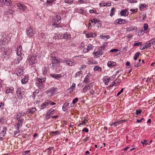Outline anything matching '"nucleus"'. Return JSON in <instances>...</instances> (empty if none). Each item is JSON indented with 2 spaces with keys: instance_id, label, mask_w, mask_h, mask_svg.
<instances>
[{
  "instance_id": "f257e3e1",
  "label": "nucleus",
  "mask_w": 155,
  "mask_h": 155,
  "mask_svg": "<svg viewBox=\"0 0 155 155\" xmlns=\"http://www.w3.org/2000/svg\"><path fill=\"white\" fill-rule=\"evenodd\" d=\"M24 114L22 113H19L17 114L16 118L18 123L15 125V128L17 130L19 129L22 126V122L24 121Z\"/></svg>"
},
{
  "instance_id": "f03ea898",
  "label": "nucleus",
  "mask_w": 155,
  "mask_h": 155,
  "mask_svg": "<svg viewBox=\"0 0 155 155\" xmlns=\"http://www.w3.org/2000/svg\"><path fill=\"white\" fill-rule=\"evenodd\" d=\"M46 78H41L38 79L37 78V80L36 81V84L37 86L40 89H42L45 87V83L46 82Z\"/></svg>"
},
{
  "instance_id": "7ed1b4c3",
  "label": "nucleus",
  "mask_w": 155,
  "mask_h": 155,
  "mask_svg": "<svg viewBox=\"0 0 155 155\" xmlns=\"http://www.w3.org/2000/svg\"><path fill=\"white\" fill-rule=\"evenodd\" d=\"M61 21V17L58 15H56L52 19V26L56 25L58 27V25L59 24Z\"/></svg>"
},
{
  "instance_id": "20e7f679",
  "label": "nucleus",
  "mask_w": 155,
  "mask_h": 155,
  "mask_svg": "<svg viewBox=\"0 0 155 155\" xmlns=\"http://www.w3.org/2000/svg\"><path fill=\"white\" fill-rule=\"evenodd\" d=\"M24 94V91L22 88L21 87H19L17 88V90L16 91V94L19 99L20 100L22 99L23 95Z\"/></svg>"
},
{
  "instance_id": "39448f33",
  "label": "nucleus",
  "mask_w": 155,
  "mask_h": 155,
  "mask_svg": "<svg viewBox=\"0 0 155 155\" xmlns=\"http://www.w3.org/2000/svg\"><path fill=\"white\" fill-rule=\"evenodd\" d=\"M105 46H102L101 48L99 49L96 52H94V55L95 58H98L100 57V55H102L103 52V51L104 50Z\"/></svg>"
},
{
  "instance_id": "423d86ee",
  "label": "nucleus",
  "mask_w": 155,
  "mask_h": 155,
  "mask_svg": "<svg viewBox=\"0 0 155 155\" xmlns=\"http://www.w3.org/2000/svg\"><path fill=\"white\" fill-rule=\"evenodd\" d=\"M55 103L52 102L50 100H46L44 103L42 104L41 105V109H43L45 107L48 106L49 104L51 105H54L55 104Z\"/></svg>"
},
{
  "instance_id": "0eeeda50",
  "label": "nucleus",
  "mask_w": 155,
  "mask_h": 155,
  "mask_svg": "<svg viewBox=\"0 0 155 155\" xmlns=\"http://www.w3.org/2000/svg\"><path fill=\"white\" fill-rule=\"evenodd\" d=\"M12 3L9 0H0V6H3L5 5L7 6L11 5Z\"/></svg>"
},
{
  "instance_id": "6e6552de",
  "label": "nucleus",
  "mask_w": 155,
  "mask_h": 155,
  "mask_svg": "<svg viewBox=\"0 0 155 155\" xmlns=\"http://www.w3.org/2000/svg\"><path fill=\"white\" fill-rule=\"evenodd\" d=\"M27 35L29 37H32L34 33L33 29L30 27L29 28H27L26 30Z\"/></svg>"
},
{
  "instance_id": "1a4fd4ad",
  "label": "nucleus",
  "mask_w": 155,
  "mask_h": 155,
  "mask_svg": "<svg viewBox=\"0 0 155 155\" xmlns=\"http://www.w3.org/2000/svg\"><path fill=\"white\" fill-rule=\"evenodd\" d=\"M91 87V84H90L86 86L82 89V92L83 93L87 91L88 89H90Z\"/></svg>"
},
{
  "instance_id": "9d476101",
  "label": "nucleus",
  "mask_w": 155,
  "mask_h": 155,
  "mask_svg": "<svg viewBox=\"0 0 155 155\" xmlns=\"http://www.w3.org/2000/svg\"><path fill=\"white\" fill-rule=\"evenodd\" d=\"M17 7L19 9L22 11H24L26 9V7L24 4H21V3H18L17 4Z\"/></svg>"
},
{
  "instance_id": "9b49d317",
  "label": "nucleus",
  "mask_w": 155,
  "mask_h": 155,
  "mask_svg": "<svg viewBox=\"0 0 155 155\" xmlns=\"http://www.w3.org/2000/svg\"><path fill=\"white\" fill-rule=\"evenodd\" d=\"M121 15L123 16H127L128 15V12L127 9L122 10L120 12Z\"/></svg>"
},
{
  "instance_id": "f8f14e48",
  "label": "nucleus",
  "mask_w": 155,
  "mask_h": 155,
  "mask_svg": "<svg viewBox=\"0 0 155 155\" xmlns=\"http://www.w3.org/2000/svg\"><path fill=\"white\" fill-rule=\"evenodd\" d=\"M17 74L18 76H20L23 74L24 71L22 69L18 68L17 69Z\"/></svg>"
},
{
  "instance_id": "ddd939ff",
  "label": "nucleus",
  "mask_w": 155,
  "mask_h": 155,
  "mask_svg": "<svg viewBox=\"0 0 155 155\" xmlns=\"http://www.w3.org/2000/svg\"><path fill=\"white\" fill-rule=\"evenodd\" d=\"M50 75L52 77L54 78L57 79H59L61 77V74H51Z\"/></svg>"
},
{
  "instance_id": "4468645a",
  "label": "nucleus",
  "mask_w": 155,
  "mask_h": 155,
  "mask_svg": "<svg viewBox=\"0 0 155 155\" xmlns=\"http://www.w3.org/2000/svg\"><path fill=\"white\" fill-rule=\"evenodd\" d=\"M151 45H152L150 43L149 41H147L145 44L144 46H143V48H142V49H145L146 48H147L148 47H150Z\"/></svg>"
},
{
  "instance_id": "2eb2a0df",
  "label": "nucleus",
  "mask_w": 155,
  "mask_h": 155,
  "mask_svg": "<svg viewBox=\"0 0 155 155\" xmlns=\"http://www.w3.org/2000/svg\"><path fill=\"white\" fill-rule=\"evenodd\" d=\"M103 79L105 81V84L107 85L108 82L110 79V77H108L107 76H105L103 78Z\"/></svg>"
},
{
  "instance_id": "dca6fc26",
  "label": "nucleus",
  "mask_w": 155,
  "mask_h": 155,
  "mask_svg": "<svg viewBox=\"0 0 155 155\" xmlns=\"http://www.w3.org/2000/svg\"><path fill=\"white\" fill-rule=\"evenodd\" d=\"M28 61L31 65L34 64L37 61L36 59H28Z\"/></svg>"
},
{
  "instance_id": "f3484780",
  "label": "nucleus",
  "mask_w": 155,
  "mask_h": 155,
  "mask_svg": "<svg viewBox=\"0 0 155 155\" xmlns=\"http://www.w3.org/2000/svg\"><path fill=\"white\" fill-rule=\"evenodd\" d=\"M137 28L135 27L130 26L129 27H127L126 28L127 31H132L134 30H136Z\"/></svg>"
},
{
  "instance_id": "a211bd4d",
  "label": "nucleus",
  "mask_w": 155,
  "mask_h": 155,
  "mask_svg": "<svg viewBox=\"0 0 155 155\" xmlns=\"http://www.w3.org/2000/svg\"><path fill=\"white\" fill-rule=\"evenodd\" d=\"M65 61L66 64L69 66H72L74 64V61L73 60L70 61L68 60H66Z\"/></svg>"
},
{
  "instance_id": "6ab92c4d",
  "label": "nucleus",
  "mask_w": 155,
  "mask_h": 155,
  "mask_svg": "<svg viewBox=\"0 0 155 155\" xmlns=\"http://www.w3.org/2000/svg\"><path fill=\"white\" fill-rule=\"evenodd\" d=\"M122 21H123V19L120 18V19H118L117 20H116L114 21V24H122V23H121V22H122Z\"/></svg>"
},
{
  "instance_id": "aec40b11",
  "label": "nucleus",
  "mask_w": 155,
  "mask_h": 155,
  "mask_svg": "<svg viewBox=\"0 0 155 155\" xmlns=\"http://www.w3.org/2000/svg\"><path fill=\"white\" fill-rule=\"evenodd\" d=\"M14 88L13 87H9L6 91L7 94L9 93H12L13 92Z\"/></svg>"
},
{
  "instance_id": "412c9836",
  "label": "nucleus",
  "mask_w": 155,
  "mask_h": 155,
  "mask_svg": "<svg viewBox=\"0 0 155 155\" xmlns=\"http://www.w3.org/2000/svg\"><path fill=\"white\" fill-rule=\"evenodd\" d=\"M51 62L53 64H59L60 62V61L58 59H52Z\"/></svg>"
},
{
  "instance_id": "4be33fe9",
  "label": "nucleus",
  "mask_w": 155,
  "mask_h": 155,
  "mask_svg": "<svg viewBox=\"0 0 155 155\" xmlns=\"http://www.w3.org/2000/svg\"><path fill=\"white\" fill-rule=\"evenodd\" d=\"M28 81V78L25 76L21 80L22 84H25Z\"/></svg>"
},
{
  "instance_id": "5701e85b",
  "label": "nucleus",
  "mask_w": 155,
  "mask_h": 155,
  "mask_svg": "<svg viewBox=\"0 0 155 155\" xmlns=\"http://www.w3.org/2000/svg\"><path fill=\"white\" fill-rule=\"evenodd\" d=\"M63 36L64 38L65 39H70L71 38V36L70 34H68V33H66L64 34Z\"/></svg>"
},
{
  "instance_id": "b1692460",
  "label": "nucleus",
  "mask_w": 155,
  "mask_h": 155,
  "mask_svg": "<svg viewBox=\"0 0 155 155\" xmlns=\"http://www.w3.org/2000/svg\"><path fill=\"white\" fill-rule=\"evenodd\" d=\"M93 46L91 44H89L87 46V48L85 49V52H88L91 49H92Z\"/></svg>"
},
{
  "instance_id": "393cba45",
  "label": "nucleus",
  "mask_w": 155,
  "mask_h": 155,
  "mask_svg": "<svg viewBox=\"0 0 155 155\" xmlns=\"http://www.w3.org/2000/svg\"><path fill=\"white\" fill-rule=\"evenodd\" d=\"M78 12L81 14H82L84 15H86V11L84 10H83L82 9H80L78 11Z\"/></svg>"
},
{
  "instance_id": "a878e982",
  "label": "nucleus",
  "mask_w": 155,
  "mask_h": 155,
  "mask_svg": "<svg viewBox=\"0 0 155 155\" xmlns=\"http://www.w3.org/2000/svg\"><path fill=\"white\" fill-rule=\"evenodd\" d=\"M1 40L3 42L4 44H5L7 43L8 41V40L7 39L6 36H5V37H3Z\"/></svg>"
},
{
  "instance_id": "bb28decb",
  "label": "nucleus",
  "mask_w": 155,
  "mask_h": 155,
  "mask_svg": "<svg viewBox=\"0 0 155 155\" xmlns=\"http://www.w3.org/2000/svg\"><path fill=\"white\" fill-rule=\"evenodd\" d=\"M107 64L108 67H111L114 66V65H115V63L114 62H112L111 61H109L108 62Z\"/></svg>"
},
{
  "instance_id": "cd10ccee",
  "label": "nucleus",
  "mask_w": 155,
  "mask_h": 155,
  "mask_svg": "<svg viewBox=\"0 0 155 155\" xmlns=\"http://www.w3.org/2000/svg\"><path fill=\"white\" fill-rule=\"evenodd\" d=\"M7 130V128L5 127H4L3 128L2 130L1 131L0 134H3L4 135H3V137H4V134H6V132Z\"/></svg>"
},
{
  "instance_id": "c85d7f7f",
  "label": "nucleus",
  "mask_w": 155,
  "mask_h": 155,
  "mask_svg": "<svg viewBox=\"0 0 155 155\" xmlns=\"http://www.w3.org/2000/svg\"><path fill=\"white\" fill-rule=\"evenodd\" d=\"M89 79L90 78L89 77V76L87 75L84 79L83 81L85 83H86L89 80Z\"/></svg>"
},
{
  "instance_id": "c756f323",
  "label": "nucleus",
  "mask_w": 155,
  "mask_h": 155,
  "mask_svg": "<svg viewBox=\"0 0 155 155\" xmlns=\"http://www.w3.org/2000/svg\"><path fill=\"white\" fill-rule=\"evenodd\" d=\"M76 84L75 83H73L71 87H70L69 90H70V92H72L73 89L75 87Z\"/></svg>"
},
{
  "instance_id": "7c9ffc66",
  "label": "nucleus",
  "mask_w": 155,
  "mask_h": 155,
  "mask_svg": "<svg viewBox=\"0 0 155 155\" xmlns=\"http://www.w3.org/2000/svg\"><path fill=\"white\" fill-rule=\"evenodd\" d=\"M115 8H112L110 11V15L111 17L114 15Z\"/></svg>"
},
{
  "instance_id": "2f4dec72",
  "label": "nucleus",
  "mask_w": 155,
  "mask_h": 155,
  "mask_svg": "<svg viewBox=\"0 0 155 155\" xmlns=\"http://www.w3.org/2000/svg\"><path fill=\"white\" fill-rule=\"evenodd\" d=\"M30 113L32 114L35 112L36 110L35 107H32L31 109H29Z\"/></svg>"
},
{
  "instance_id": "473e14b6",
  "label": "nucleus",
  "mask_w": 155,
  "mask_h": 155,
  "mask_svg": "<svg viewBox=\"0 0 155 155\" xmlns=\"http://www.w3.org/2000/svg\"><path fill=\"white\" fill-rule=\"evenodd\" d=\"M13 13V11H9L7 12V15H8V16H9L10 17H12Z\"/></svg>"
},
{
  "instance_id": "72a5a7b5",
  "label": "nucleus",
  "mask_w": 155,
  "mask_h": 155,
  "mask_svg": "<svg viewBox=\"0 0 155 155\" xmlns=\"http://www.w3.org/2000/svg\"><path fill=\"white\" fill-rule=\"evenodd\" d=\"M95 35V34L93 33H90L88 34L87 35V38H90V37H94L96 36V35Z\"/></svg>"
},
{
  "instance_id": "f704fd0d",
  "label": "nucleus",
  "mask_w": 155,
  "mask_h": 155,
  "mask_svg": "<svg viewBox=\"0 0 155 155\" xmlns=\"http://www.w3.org/2000/svg\"><path fill=\"white\" fill-rule=\"evenodd\" d=\"M69 103H68L67 102L64 103V105L62 109H64L65 107H67L68 106H69Z\"/></svg>"
},
{
  "instance_id": "c9c22d12",
  "label": "nucleus",
  "mask_w": 155,
  "mask_h": 155,
  "mask_svg": "<svg viewBox=\"0 0 155 155\" xmlns=\"http://www.w3.org/2000/svg\"><path fill=\"white\" fill-rule=\"evenodd\" d=\"M140 5V9L141 8H143L145 7H146L147 6V5L145 3H144L143 4H141Z\"/></svg>"
},
{
  "instance_id": "e433bc0d",
  "label": "nucleus",
  "mask_w": 155,
  "mask_h": 155,
  "mask_svg": "<svg viewBox=\"0 0 155 155\" xmlns=\"http://www.w3.org/2000/svg\"><path fill=\"white\" fill-rule=\"evenodd\" d=\"M153 79L152 78H148L146 80V82H150V83L153 82Z\"/></svg>"
},
{
  "instance_id": "4c0bfd02",
  "label": "nucleus",
  "mask_w": 155,
  "mask_h": 155,
  "mask_svg": "<svg viewBox=\"0 0 155 155\" xmlns=\"http://www.w3.org/2000/svg\"><path fill=\"white\" fill-rule=\"evenodd\" d=\"M119 124L118 122L117 121L113 123L112 124H110V125L112 126H113V125H114L115 126H116Z\"/></svg>"
},
{
  "instance_id": "58836bf2",
  "label": "nucleus",
  "mask_w": 155,
  "mask_h": 155,
  "mask_svg": "<svg viewBox=\"0 0 155 155\" xmlns=\"http://www.w3.org/2000/svg\"><path fill=\"white\" fill-rule=\"evenodd\" d=\"M149 41L152 45H153L155 44V39H151Z\"/></svg>"
},
{
  "instance_id": "ea45409f",
  "label": "nucleus",
  "mask_w": 155,
  "mask_h": 155,
  "mask_svg": "<svg viewBox=\"0 0 155 155\" xmlns=\"http://www.w3.org/2000/svg\"><path fill=\"white\" fill-rule=\"evenodd\" d=\"M140 54V53L139 52L136 53L134 55V58H137Z\"/></svg>"
},
{
  "instance_id": "a19ab883",
  "label": "nucleus",
  "mask_w": 155,
  "mask_h": 155,
  "mask_svg": "<svg viewBox=\"0 0 155 155\" xmlns=\"http://www.w3.org/2000/svg\"><path fill=\"white\" fill-rule=\"evenodd\" d=\"M144 31L147 30L148 28V25L147 24H144L143 27Z\"/></svg>"
},
{
  "instance_id": "79ce46f5",
  "label": "nucleus",
  "mask_w": 155,
  "mask_h": 155,
  "mask_svg": "<svg viewBox=\"0 0 155 155\" xmlns=\"http://www.w3.org/2000/svg\"><path fill=\"white\" fill-rule=\"evenodd\" d=\"M140 143L143 144V147H144V144H145V145H147V140H145L143 141H140Z\"/></svg>"
},
{
  "instance_id": "37998d69",
  "label": "nucleus",
  "mask_w": 155,
  "mask_h": 155,
  "mask_svg": "<svg viewBox=\"0 0 155 155\" xmlns=\"http://www.w3.org/2000/svg\"><path fill=\"white\" fill-rule=\"evenodd\" d=\"M100 21L97 18L94 19V22L95 24L97 23H99L100 22Z\"/></svg>"
},
{
  "instance_id": "c03bdc74",
  "label": "nucleus",
  "mask_w": 155,
  "mask_h": 155,
  "mask_svg": "<svg viewBox=\"0 0 155 155\" xmlns=\"http://www.w3.org/2000/svg\"><path fill=\"white\" fill-rule=\"evenodd\" d=\"M142 44V42H139L138 43H135L134 44V46H139L141 45Z\"/></svg>"
},
{
  "instance_id": "a18cd8bd",
  "label": "nucleus",
  "mask_w": 155,
  "mask_h": 155,
  "mask_svg": "<svg viewBox=\"0 0 155 155\" xmlns=\"http://www.w3.org/2000/svg\"><path fill=\"white\" fill-rule=\"evenodd\" d=\"M64 35L62 34L60 35V34H59L58 35V38L60 39H62L64 38V36H63Z\"/></svg>"
},
{
  "instance_id": "49530a36",
  "label": "nucleus",
  "mask_w": 155,
  "mask_h": 155,
  "mask_svg": "<svg viewBox=\"0 0 155 155\" xmlns=\"http://www.w3.org/2000/svg\"><path fill=\"white\" fill-rule=\"evenodd\" d=\"M22 50V46L21 45L19 46L18 48L17 49V51L21 52V51Z\"/></svg>"
},
{
  "instance_id": "de8ad7c7",
  "label": "nucleus",
  "mask_w": 155,
  "mask_h": 155,
  "mask_svg": "<svg viewBox=\"0 0 155 155\" xmlns=\"http://www.w3.org/2000/svg\"><path fill=\"white\" fill-rule=\"evenodd\" d=\"M81 73V71H80L76 73L75 75V77L76 78L78 76H79Z\"/></svg>"
},
{
  "instance_id": "09e8293b",
  "label": "nucleus",
  "mask_w": 155,
  "mask_h": 155,
  "mask_svg": "<svg viewBox=\"0 0 155 155\" xmlns=\"http://www.w3.org/2000/svg\"><path fill=\"white\" fill-rule=\"evenodd\" d=\"M16 54L17 55L20 56V58H22V54L21 53V52H19L17 51Z\"/></svg>"
},
{
  "instance_id": "8fccbe9b",
  "label": "nucleus",
  "mask_w": 155,
  "mask_h": 155,
  "mask_svg": "<svg viewBox=\"0 0 155 155\" xmlns=\"http://www.w3.org/2000/svg\"><path fill=\"white\" fill-rule=\"evenodd\" d=\"M99 69H101V68L98 66H96L94 68V71H99Z\"/></svg>"
},
{
  "instance_id": "3c124183",
  "label": "nucleus",
  "mask_w": 155,
  "mask_h": 155,
  "mask_svg": "<svg viewBox=\"0 0 155 155\" xmlns=\"http://www.w3.org/2000/svg\"><path fill=\"white\" fill-rule=\"evenodd\" d=\"M42 38V39H43V40L45 39V36L44 34L43 33H41L40 34V36Z\"/></svg>"
},
{
  "instance_id": "603ef678",
  "label": "nucleus",
  "mask_w": 155,
  "mask_h": 155,
  "mask_svg": "<svg viewBox=\"0 0 155 155\" xmlns=\"http://www.w3.org/2000/svg\"><path fill=\"white\" fill-rule=\"evenodd\" d=\"M141 65V63L140 62L139 64H137V63L135 62L134 64V66L136 67H139Z\"/></svg>"
},
{
  "instance_id": "864d4df0",
  "label": "nucleus",
  "mask_w": 155,
  "mask_h": 155,
  "mask_svg": "<svg viewBox=\"0 0 155 155\" xmlns=\"http://www.w3.org/2000/svg\"><path fill=\"white\" fill-rule=\"evenodd\" d=\"M118 51V50L117 49H111L110 51V52H117Z\"/></svg>"
},
{
  "instance_id": "5fc2aeb1",
  "label": "nucleus",
  "mask_w": 155,
  "mask_h": 155,
  "mask_svg": "<svg viewBox=\"0 0 155 155\" xmlns=\"http://www.w3.org/2000/svg\"><path fill=\"white\" fill-rule=\"evenodd\" d=\"M54 110L53 109H51L49 110L48 112L49 113L50 115H52L54 113Z\"/></svg>"
},
{
  "instance_id": "6e6d98bb",
  "label": "nucleus",
  "mask_w": 155,
  "mask_h": 155,
  "mask_svg": "<svg viewBox=\"0 0 155 155\" xmlns=\"http://www.w3.org/2000/svg\"><path fill=\"white\" fill-rule=\"evenodd\" d=\"M126 121V120H119V121H117L118 122V123L119 124H121L124 122H125Z\"/></svg>"
},
{
  "instance_id": "4d7b16f0",
  "label": "nucleus",
  "mask_w": 155,
  "mask_h": 155,
  "mask_svg": "<svg viewBox=\"0 0 155 155\" xmlns=\"http://www.w3.org/2000/svg\"><path fill=\"white\" fill-rule=\"evenodd\" d=\"M78 99L77 98H75L72 101V103L73 104H75L78 101Z\"/></svg>"
},
{
  "instance_id": "13d9d810",
  "label": "nucleus",
  "mask_w": 155,
  "mask_h": 155,
  "mask_svg": "<svg viewBox=\"0 0 155 155\" xmlns=\"http://www.w3.org/2000/svg\"><path fill=\"white\" fill-rule=\"evenodd\" d=\"M51 133L53 134V136H55L59 133V131H56L54 132L52 131Z\"/></svg>"
},
{
  "instance_id": "bf43d9fd",
  "label": "nucleus",
  "mask_w": 155,
  "mask_h": 155,
  "mask_svg": "<svg viewBox=\"0 0 155 155\" xmlns=\"http://www.w3.org/2000/svg\"><path fill=\"white\" fill-rule=\"evenodd\" d=\"M55 89L54 87H51L49 90V92H53L54 91H55Z\"/></svg>"
},
{
  "instance_id": "052dcab7",
  "label": "nucleus",
  "mask_w": 155,
  "mask_h": 155,
  "mask_svg": "<svg viewBox=\"0 0 155 155\" xmlns=\"http://www.w3.org/2000/svg\"><path fill=\"white\" fill-rule=\"evenodd\" d=\"M89 11V12L91 13H95L98 14V13H97L96 11H95L93 9L90 10Z\"/></svg>"
},
{
  "instance_id": "680f3d73",
  "label": "nucleus",
  "mask_w": 155,
  "mask_h": 155,
  "mask_svg": "<svg viewBox=\"0 0 155 155\" xmlns=\"http://www.w3.org/2000/svg\"><path fill=\"white\" fill-rule=\"evenodd\" d=\"M124 89L123 88H122L121 90L117 93V96H119L123 91Z\"/></svg>"
},
{
  "instance_id": "e2e57ef3",
  "label": "nucleus",
  "mask_w": 155,
  "mask_h": 155,
  "mask_svg": "<svg viewBox=\"0 0 155 155\" xmlns=\"http://www.w3.org/2000/svg\"><path fill=\"white\" fill-rule=\"evenodd\" d=\"M107 5L106 3H101L100 4V5L101 6L103 7L106 6Z\"/></svg>"
},
{
  "instance_id": "0e129e2a",
  "label": "nucleus",
  "mask_w": 155,
  "mask_h": 155,
  "mask_svg": "<svg viewBox=\"0 0 155 155\" xmlns=\"http://www.w3.org/2000/svg\"><path fill=\"white\" fill-rule=\"evenodd\" d=\"M118 80H117V79L115 80V81H114V82H113V84H112V85L113 86H114V85H115V84H116L118 82Z\"/></svg>"
},
{
  "instance_id": "69168bd1",
  "label": "nucleus",
  "mask_w": 155,
  "mask_h": 155,
  "mask_svg": "<svg viewBox=\"0 0 155 155\" xmlns=\"http://www.w3.org/2000/svg\"><path fill=\"white\" fill-rule=\"evenodd\" d=\"M88 63V64H95V62H93L92 60L89 61L88 62V63Z\"/></svg>"
},
{
  "instance_id": "338daca9",
  "label": "nucleus",
  "mask_w": 155,
  "mask_h": 155,
  "mask_svg": "<svg viewBox=\"0 0 155 155\" xmlns=\"http://www.w3.org/2000/svg\"><path fill=\"white\" fill-rule=\"evenodd\" d=\"M84 131L85 132H86L87 133V132H88V130L87 128H85L82 130V132H84Z\"/></svg>"
},
{
  "instance_id": "774afa93",
  "label": "nucleus",
  "mask_w": 155,
  "mask_h": 155,
  "mask_svg": "<svg viewBox=\"0 0 155 155\" xmlns=\"http://www.w3.org/2000/svg\"><path fill=\"white\" fill-rule=\"evenodd\" d=\"M136 114L137 115L141 113V111L140 110H136Z\"/></svg>"
}]
</instances>
